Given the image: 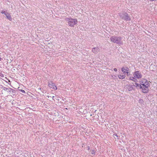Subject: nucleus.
I'll return each mask as SVG.
<instances>
[{"label":"nucleus","instance_id":"f03ea898","mask_svg":"<svg viewBox=\"0 0 157 157\" xmlns=\"http://www.w3.org/2000/svg\"><path fill=\"white\" fill-rule=\"evenodd\" d=\"M144 81L142 82L143 83L141 84L143 86H142L141 89H142L143 93H147L148 92V87L149 86V85L146 80L144 79Z\"/></svg>","mask_w":157,"mask_h":157},{"label":"nucleus","instance_id":"b1692460","mask_svg":"<svg viewBox=\"0 0 157 157\" xmlns=\"http://www.w3.org/2000/svg\"><path fill=\"white\" fill-rule=\"evenodd\" d=\"M4 11H2V12H1V13H4Z\"/></svg>","mask_w":157,"mask_h":157},{"label":"nucleus","instance_id":"0eeeda50","mask_svg":"<svg viewBox=\"0 0 157 157\" xmlns=\"http://www.w3.org/2000/svg\"><path fill=\"white\" fill-rule=\"evenodd\" d=\"M100 51L99 48L98 47L94 48H92V51L94 54H97Z\"/></svg>","mask_w":157,"mask_h":157},{"label":"nucleus","instance_id":"423d86ee","mask_svg":"<svg viewBox=\"0 0 157 157\" xmlns=\"http://www.w3.org/2000/svg\"><path fill=\"white\" fill-rule=\"evenodd\" d=\"M48 86L52 88L55 90H56L57 89L56 86H55V84L52 81H50L49 82Z\"/></svg>","mask_w":157,"mask_h":157},{"label":"nucleus","instance_id":"412c9836","mask_svg":"<svg viewBox=\"0 0 157 157\" xmlns=\"http://www.w3.org/2000/svg\"><path fill=\"white\" fill-rule=\"evenodd\" d=\"M52 99L53 100H55V99H54L55 97L54 96H53L52 97Z\"/></svg>","mask_w":157,"mask_h":157},{"label":"nucleus","instance_id":"6e6552de","mask_svg":"<svg viewBox=\"0 0 157 157\" xmlns=\"http://www.w3.org/2000/svg\"><path fill=\"white\" fill-rule=\"evenodd\" d=\"M3 90L5 91H7V92H10L11 90H13V89L11 88H8L6 87H4L3 88Z\"/></svg>","mask_w":157,"mask_h":157},{"label":"nucleus","instance_id":"f257e3e1","mask_svg":"<svg viewBox=\"0 0 157 157\" xmlns=\"http://www.w3.org/2000/svg\"><path fill=\"white\" fill-rule=\"evenodd\" d=\"M111 40L113 42L116 43L119 45L123 44L122 41V38L121 37L117 36H111L110 38Z\"/></svg>","mask_w":157,"mask_h":157},{"label":"nucleus","instance_id":"5701e85b","mask_svg":"<svg viewBox=\"0 0 157 157\" xmlns=\"http://www.w3.org/2000/svg\"><path fill=\"white\" fill-rule=\"evenodd\" d=\"M115 136L117 137H118V136L117 135V134H114Z\"/></svg>","mask_w":157,"mask_h":157},{"label":"nucleus","instance_id":"1a4fd4ad","mask_svg":"<svg viewBox=\"0 0 157 157\" xmlns=\"http://www.w3.org/2000/svg\"><path fill=\"white\" fill-rule=\"evenodd\" d=\"M126 87L128 89L129 91H131L133 90V88L132 85H127L126 86Z\"/></svg>","mask_w":157,"mask_h":157},{"label":"nucleus","instance_id":"2eb2a0df","mask_svg":"<svg viewBox=\"0 0 157 157\" xmlns=\"http://www.w3.org/2000/svg\"><path fill=\"white\" fill-rule=\"evenodd\" d=\"M90 151L91 152V154H92V155L95 154V151H94V150H92L91 151Z\"/></svg>","mask_w":157,"mask_h":157},{"label":"nucleus","instance_id":"aec40b11","mask_svg":"<svg viewBox=\"0 0 157 157\" xmlns=\"http://www.w3.org/2000/svg\"><path fill=\"white\" fill-rule=\"evenodd\" d=\"M87 147V149L88 150H89L90 149V147L88 146V147Z\"/></svg>","mask_w":157,"mask_h":157},{"label":"nucleus","instance_id":"a878e982","mask_svg":"<svg viewBox=\"0 0 157 157\" xmlns=\"http://www.w3.org/2000/svg\"><path fill=\"white\" fill-rule=\"evenodd\" d=\"M1 106H0V109H1Z\"/></svg>","mask_w":157,"mask_h":157},{"label":"nucleus","instance_id":"9d476101","mask_svg":"<svg viewBox=\"0 0 157 157\" xmlns=\"http://www.w3.org/2000/svg\"><path fill=\"white\" fill-rule=\"evenodd\" d=\"M5 15L6 16V18L8 19L10 21L12 20V19L10 13H7Z\"/></svg>","mask_w":157,"mask_h":157},{"label":"nucleus","instance_id":"dca6fc26","mask_svg":"<svg viewBox=\"0 0 157 157\" xmlns=\"http://www.w3.org/2000/svg\"><path fill=\"white\" fill-rule=\"evenodd\" d=\"M0 76L2 77H4V75L3 74L0 73Z\"/></svg>","mask_w":157,"mask_h":157},{"label":"nucleus","instance_id":"393cba45","mask_svg":"<svg viewBox=\"0 0 157 157\" xmlns=\"http://www.w3.org/2000/svg\"><path fill=\"white\" fill-rule=\"evenodd\" d=\"M2 59L0 57V60H1Z\"/></svg>","mask_w":157,"mask_h":157},{"label":"nucleus","instance_id":"9b49d317","mask_svg":"<svg viewBox=\"0 0 157 157\" xmlns=\"http://www.w3.org/2000/svg\"><path fill=\"white\" fill-rule=\"evenodd\" d=\"M128 68H127L125 69L124 67L122 68L121 71L124 73H127V74L128 73Z\"/></svg>","mask_w":157,"mask_h":157},{"label":"nucleus","instance_id":"f8f14e48","mask_svg":"<svg viewBox=\"0 0 157 157\" xmlns=\"http://www.w3.org/2000/svg\"><path fill=\"white\" fill-rule=\"evenodd\" d=\"M134 86H136L137 87L139 88L140 89H141V88H142V86L136 83H135Z\"/></svg>","mask_w":157,"mask_h":157},{"label":"nucleus","instance_id":"6ab92c4d","mask_svg":"<svg viewBox=\"0 0 157 157\" xmlns=\"http://www.w3.org/2000/svg\"><path fill=\"white\" fill-rule=\"evenodd\" d=\"M114 70L115 71H117V68H114Z\"/></svg>","mask_w":157,"mask_h":157},{"label":"nucleus","instance_id":"39448f33","mask_svg":"<svg viewBox=\"0 0 157 157\" xmlns=\"http://www.w3.org/2000/svg\"><path fill=\"white\" fill-rule=\"evenodd\" d=\"M134 76L138 78H140L142 77V75L139 71H136L134 73Z\"/></svg>","mask_w":157,"mask_h":157},{"label":"nucleus","instance_id":"4468645a","mask_svg":"<svg viewBox=\"0 0 157 157\" xmlns=\"http://www.w3.org/2000/svg\"><path fill=\"white\" fill-rule=\"evenodd\" d=\"M130 79L131 80L134 81L135 82H136V81L137 80L134 77H130Z\"/></svg>","mask_w":157,"mask_h":157},{"label":"nucleus","instance_id":"a211bd4d","mask_svg":"<svg viewBox=\"0 0 157 157\" xmlns=\"http://www.w3.org/2000/svg\"><path fill=\"white\" fill-rule=\"evenodd\" d=\"M11 91H12V92L13 93H15V90H14L13 89V90H11Z\"/></svg>","mask_w":157,"mask_h":157},{"label":"nucleus","instance_id":"ddd939ff","mask_svg":"<svg viewBox=\"0 0 157 157\" xmlns=\"http://www.w3.org/2000/svg\"><path fill=\"white\" fill-rule=\"evenodd\" d=\"M125 76L124 75H119L118 76V77L120 79H123L125 78Z\"/></svg>","mask_w":157,"mask_h":157},{"label":"nucleus","instance_id":"7ed1b4c3","mask_svg":"<svg viewBox=\"0 0 157 157\" xmlns=\"http://www.w3.org/2000/svg\"><path fill=\"white\" fill-rule=\"evenodd\" d=\"M119 16L122 19H123L126 21H130L131 19L127 13H120Z\"/></svg>","mask_w":157,"mask_h":157},{"label":"nucleus","instance_id":"f3484780","mask_svg":"<svg viewBox=\"0 0 157 157\" xmlns=\"http://www.w3.org/2000/svg\"><path fill=\"white\" fill-rule=\"evenodd\" d=\"M20 91L21 92H22V93H25V90H21Z\"/></svg>","mask_w":157,"mask_h":157},{"label":"nucleus","instance_id":"4be33fe9","mask_svg":"<svg viewBox=\"0 0 157 157\" xmlns=\"http://www.w3.org/2000/svg\"><path fill=\"white\" fill-rule=\"evenodd\" d=\"M7 13V12L4 11V13H3L5 15Z\"/></svg>","mask_w":157,"mask_h":157},{"label":"nucleus","instance_id":"20e7f679","mask_svg":"<svg viewBox=\"0 0 157 157\" xmlns=\"http://www.w3.org/2000/svg\"><path fill=\"white\" fill-rule=\"evenodd\" d=\"M68 25L71 27H73L74 25L77 24V20L76 19H69L68 20Z\"/></svg>","mask_w":157,"mask_h":157}]
</instances>
